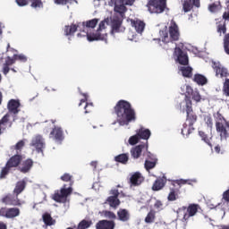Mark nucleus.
<instances>
[{"mask_svg": "<svg viewBox=\"0 0 229 229\" xmlns=\"http://www.w3.org/2000/svg\"><path fill=\"white\" fill-rule=\"evenodd\" d=\"M1 203L8 207H21L22 201L19 199V196L15 193H8L1 199Z\"/></svg>", "mask_w": 229, "mask_h": 229, "instance_id": "obj_9", "label": "nucleus"}, {"mask_svg": "<svg viewBox=\"0 0 229 229\" xmlns=\"http://www.w3.org/2000/svg\"><path fill=\"white\" fill-rule=\"evenodd\" d=\"M222 18L224 21H229V11H226L223 13Z\"/></svg>", "mask_w": 229, "mask_h": 229, "instance_id": "obj_63", "label": "nucleus"}, {"mask_svg": "<svg viewBox=\"0 0 229 229\" xmlns=\"http://www.w3.org/2000/svg\"><path fill=\"white\" fill-rule=\"evenodd\" d=\"M128 160H130V155L128 153L119 154L114 157V162L118 164H123L126 165L128 164Z\"/></svg>", "mask_w": 229, "mask_h": 229, "instance_id": "obj_32", "label": "nucleus"}, {"mask_svg": "<svg viewBox=\"0 0 229 229\" xmlns=\"http://www.w3.org/2000/svg\"><path fill=\"white\" fill-rule=\"evenodd\" d=\"M116 114V121L120 126H128L130 123L137 121L135 109L131 104L126 100H119L114 107Z\"/></svg>", "mask_w": 229, "mask_h": 229, "instance_id": "obj_1", "label": "nucleus"}, {"mask_svg": "<svg viewBox=\"0 0 229 229\" xmlns=\"http://www.w3.org/2000/svg\"><path fill=\"white\" fill-rule=\"evenodd\" d=\"M206 124L208 128H212L214 126V121L212 120V116L210 114L205 117Z\"/></svg>", "mask_w": 229, "mask_h": 229, "instance_id": "obj_56", "label": "nucleus"}, {"mask_svg": "<svg viewBox=\"0 0 229 229\" xmlns=\"http://www.w3.org/2000/svg\"><path fill=\"white\" fill-rule=\"evenodd\" d=\"M180 71L184 78H192V67L182 66Z\"/></svg>", "mask_w": 229, "mask_h": 229, "instance_id": "obj_38", "label": "nucleus"}, {"mask_svg": "<svg viewBox=\"0 0 229 229\" xmlns=\"http://www.w3.org/2000/svg\"><path fill=\"white\" fill-rule=\"evenodd\" d=\"M0 216L6 219H15L21 216V209L19 208H1Z\"/></svg>", "mask_w": 229, "mask_h": 229, "instance_id": "obj_11", "label": "nucleus"}, {"mask_svg": "<svg viewBox=\"0 0 229 229\" xmlns=\"http://www.w3.org/2000/svg\"><path fill=\"white\" fill-rule=\"evenodd\" d=\"M81 96H83L84 98L81 99V102L79 103V106H81L83 103H85L84 110L85 114H90L92 110H94V104L87 102L89 100V95L87 93H81Z\"/></svg>", "mask_w": 229, "mask_h": 229, "instance_id": "obj_18", "label": "nucleus"}, {"mask_svg": "<svg viewBox=\"0 0 229 229\" xmlns=\"http://www.w3.org/2000/svg\"><path fill=\"white\" fill-rule=\"evenodd\" d=\"M148 157L149 159H147L145 161L144 165L147 171H151V169H155V167H157V159L155 158V156H153L151 153H148Z\"/></svg>", "mask_w": 229, "mask_h": 229, "instance_id": "obj_25", "label": "nucleus"}, {"mask_svg": "<svg viewBox=\"0 0 229 229\" xmlns=\"http://www.w3.org/2000/svg\"><path fill=\"white\" fill-rule=\"evenodd\" d=\"M87 39L89 42H94L96 40H105V36L100 31L87 33Z\"/></svg>", "mask_w": 229, "mask_h": 229, "instance_id": "obj_26", "label": "nucleus"}, {"mask_svg": "<svg viewBox=\"0 0 229 229\" xmlns=\"http://www.w3.org/2000/svg\"><path fill=\"white\" fill-rule=\"evenodd\" d=\"M191 185V180L179 179L174 180L170 183L169 193L167 196L168 201H176V199H180V189H182V185Z\"/></svg>", "mask_w": 229, "mask_h": 229, "instance_id": "obj_4", "label": "nucleus"}, {"mask_svg": "<svg viewBox=\"0 0 229 229\" xmlns=\"http://www.w3.org/2000/svg\"><path fill=\"white\" fill-rule=\"evenodd\" d=\"M216 31L219 33L220 37L222 35H226V23H219L216 27Z\"/></svg>", "mask_w": 229, "mask_h": 229, "instance_id": "obj_47", "label": "nucleus"}, {"mask_svg": "<svg viewBox=\"0 0 229 229\" xmlns=\"http://www.w3.org/2000/svg\"><path fill=\"white\" fill-rule=\"evenodd\" d=\"M179 210L183 212L186 211V213H184L183 215L182 219L183 221H189L191 217H194V216L198 214L199 210H201V207L199 206V204H190L187 208H180Z\"/></svg>", "mask_w": 229, "mask_h": 229, "instance_id": "obj_8", "label": "nucleus"}, {"mask_svg": "<svg viewBox=\"0 0 229 229\" xmlns=\"http://www.w3.org/2000/svg\"><path fill=\"white\" fill-rule=\"evenodd\" d=\"M224 51L226 55H229V33L224 37Z\"/></svg>", "mask_w": 229, "mask_h": 229, "instance_id": "obj_49", "label": "nucleus"}, {"mask_svg": "<svg viewBox=\"0 0 229 229\" xmlns=\"http://www.w3.org/2000/svg\"><path fill=\"white\" fill-rule=\"evenodd\" d=\"M109 196L106 199V203L109 204L112 208H117L121 205V200L119 199V190L113 189L109 191Z\"/></svg>", "mask_w": 229, "mask_h": 229, "instance_id": "obj_13", "label": "nucleus"}, {"mask_svg": "<svg viewBox=\"0 0 229 229\" xmlns=\"http://www.w3.org/2000/svg\"><path fill=\"white\" fill-rule=\"evenodd\" d=\"M174 56H176L177 62L181 65H189V56L182 48L175 47L174 51Z\"/></svg>", "mask_w": 229, "mask_h": 229, "instance_id": "obj_15", "label": "nucleus"}, {"mask_svg": "<svg viewBox=\"0 0 229 229\" xmlns=\"http://www.w3.org/2000/svg\"><path fill=\"white\" fill-rule=\"evenodd\" d=\"M137 135L140 140L142 139L143 140H148V139L151 137V131H149V129H144L141 127L137 131Z\"/></svg>", "mask_w": 229, "mask_h": 229, "instance_id": "obj_30", "label": "nucleus"}, {"mask_svg": "<svg viewBox=\"0 0 229 229\" xmlns=\"http://www.w3.org/2000/svg\"><path fill=\"white\" fill-rule=\"evenodd\" d=\"M98 22H99V19L95 18V19L87 21L86 22H83L82 25L86 26V28H91L92 30H94V28L98 26Z\"/></svg>", "mask_w": 229, "mask_h": 229, "instance_id": "obj_44", "label": "nucleus"}, {"mask_svg": "<svg viewBox=\"0 0 229 229\" xmlns=\"http://www.w3.org/2000/svg\"><path fill=\"white\" fill-rule=\"evenodd\" d=\"M72 0H55V4H61L62 6H65V4H71Z\"/></svg>", "mask_w": 229, "mask_h": 229, "instance_id": "obj_57", "label": "nucleus"}, {"mask_svg": "<svg viewBox=\"0 0 229 229\" xmlns=\"http://www.w3.org/2000/svg\"><path fill=\"white\" fill-rule=\"evenodd\" d=\"M212 69L214 70V72L216 73V78H222L228 80L229 78V71L228 68L223 66L220 63L217 62H212Z\"/></svg>", "mask_w": 229, "mask_h": 229, "instance_id": "obj_10", "label": "nucleus"}, {"mask_svg": "<svg viewBox=\"0 0 229 229\" xmlns=\"http://www.w3.org/2000/svg\"><path fill=\"white\" fill-rule=\"evenodd\" d=\"M22 163V155L16 154L11 157L5 164V166L2 168L0 173V178H6L7 174H10L12 169H15V167H19Z\"/></svg>", "mask_w": 229, "mask_h": 229, "instance_id": "obj_5", "label": "nucleus"}, {"mask_svg": "<svg viewBox=\"0 0 229 229\" xmlns=\"http://www.w3.org/2000/svg\"><path fill=\"white\" fill-rule=\"evenodd\" d=\"M221 2H215L208 5V11L211 12V13H216V12H219L221 10Z\"/></svg>", "mask_w": 229, "mask_h": 229, "instance_id": "obj_43", "label": "nucleus"}, {"mask_svg": "<svg viewBox=\"0 0 229 229\" xmlns=\"http://www.w3.org/2000/svg\"><path fill=\"white\" fill-rule=\"evenodd\" d=\"M160 38H156V40L162 49L165 51H169V49H173L176 47L174 42H178L180 40V29L178 28V24L176 21H172L170 26L165 30H160Z\"/></svg>", "mask_w": 229, "mask_h": 229, "instance_id": "obj_2", "label": "nucleus"}, {"mask_svg": "<svg viewBox=\"0 0 229 229\" xmlns=\"http://www.w3.org/2000/svg\"><path fill=\"white\" fill-rule=\"evenodd\" d=\"M127 10L128 9L126 8V5H123V3L122 4L114 5V12H116V13H119V15H121L122 17H124V13H126Z\"/></svg>", "mask_w": 229, "mask_h": 229, "instance_id": "obj_42", "label": "nucleus"}, {"mask_svg": "<svg viewBox=\"0 0 229 229\" xmlns=\"http://www.w3.org/2000/svg\"><path fill=\"white\" fill-rule=\"evenodd\" d=\"M131 24L134 30L142 34L146 28V23L140 20H131Z\"/></svg>", "mask_w": 229, "mask_h": 229, "instance_id": "obj_24", "label": "nucleus"}, {"mask_svg": "<svg viewBox=\"0 0 229 229\" xmlns=\"http://www.w3.org/2000/svg\"><path fill=\"white\" fill-rule=\"evenodd\" d=\"M108 22H109L108 18L100 21L99 24H98V31H100V32L103 31V30H105L106 28V25L108 24Z\"/></svg>", "mask_w": 229, "mask_h": 229, "instance_id": "obj_53", "label": "nucleus"}, {"mask_svg": "<svg viewBox=\"0 0 229 229\" xmlns=\"http://www.w3.org/2000/svg\"><path fill=\"white\" fill-rule=\"evenodd\" d=\"M24 189H26V182L25 181H20L16 183V186L13 190V194H16L19 196V194H21Z\"/></svg>", "mask_w": 229, "mask_h": 229, "instance_id": "obj_35", "label": "nucleus"}, {"mask_svg": "<svg viewBox=\"0 0 229 229\" xmlns=\"http://www.w3.org/2000/svg\"><path fill=\"white\" fill-rule=\"evenodd\" d=\"M223 92L229 97V79H225L223 86Z\"/></svg>", "mask_w": 229, "mask_h": 229, "instance_id": "obj_54", "label": "nucleus"}, {"mask_svg": "<svg viewBox=\"0 0 229 229\" xmlns=\"http://www.w3.org/2000/svg\"><path fill=\"white\" fill-rule=\"evenodd\" d=\"M16 59H15V55H13V57L7 56L5 59V63L4 64V65H7L8 67L13 65V64H15Z\"/></svg>", "mask_w": 229, "mask_h": 229, "instance_id": "obj_52", "label": "nucleus"}, {"mask_svg": "<svg viewBox=\"0 0 229 229\" xmlns=\"http://www.w3.org/2000/svg\"><path fill=\"white\" fill-rule=\"evenodd\" d=\"M216 130L217 133H219L221 140H228V139H229V122L216 123Z\"/></svg>", "mask_w": 229, "mask_h": 229, "instance_id": "obj_12", "label": "nucleus"}, {"mask_svg": "<svg viewBox=\"0 0 229 229\" xmlns=\"http://www.w3.org/2000/svg\"><path fill=\"white\" fill-rule=\"evenodd\" d=\"M117 216L119 221H122L123 223L130 221V211H128V209L120 208L117 211Z\"/></svg>", "mask_w": 229, "mask_h": 229, "instance_id": "obj_27", "label": "nucleus"}, {"mask_svg": "<svg viewBox=\"0 0 229 229\" xmlns=\"http://www.w3.org/2000/svg\"><path fill=\"white\" fill-rule=\"evenodd\" d=\"M30 3H31L30 6L31 8H34L37 10L38 8H44V4L42 3V0H29Z\"/></svg>", "mask_w": 229, "mask_h": 229, "instance_id": "obj_46", "label": "nucleus"}, {"mask_svg": "<svg viewBox=\"0 0 229 229\" xmlns=\"http://www.w3.org/2000/svg\"><path fill=\"white\" fill-rule=\"evenodd\" d=\"M146 148L145 144L138 145L131 148V155L132 158H139L142 155V149Z\"/></svg>", "mask_w": 229, "mask_h": 229, "instance_id": "obj_29", "label": "nucleus"}, {"mask_svg": "<svg viewBox=\"0 0 229 229\" xmlns=\"http://www.w3.org/2000/svg\"><path fill=\"white\" fill-rule=\"evenodd\" d=\"M18 6H26L28 5V0H16Z\"/></svg>", "mask_w": 229, "mask_h": 229, "instance_id": "obj_62", "label": "nucleus"}, {"mask_svg": "<svg viewBox=\"0 0 229 229\" xmlns=\"http://www.w3.org/2000/svg\"><path fill=\"white\" fill-rule=\"evenodd\" d=\"M213 117L215 118L216 123H229V121H226L225 116H223V114L219 111L214 113Z\"/></svg>", "mask_w": 229, "mask_h": 229, "instance_id": "obj_45", "label": "nucleus"}, {"mask_svg": "<svg viewBox=\"0 0 229 229\" xmlns=\"http://www.w3.org/2000/svg\"><path fill=\"white\" fill-rule=\"evenodd\" d=\"M50 139H54L57 142H62L64 140V131L62 127L55 125L50 131Z\"/></svg>", "mask_w": 229, "mask_h": 229, "instance_id": "obj_17", "label": "nucleus"}, {"mask_svg": "<svg viewBox=\"0 0 229 229\" xmlns=\"http://www.w3.org/2000/svg\"><path fill=\"white\" fill-rule=\"evenodd\" d=\"M155 219H157V211L150 209L145 217V223L147 225H151L155 223Z\"/></svg>", "mask_w": 229, "mask_h": 229, "instance_id": "obj_34", "label": "nucleus"}, {"mask_svg": "<svg viewBox=\"0 0 229 229\" xmlns=\"http://www.w3.org/2000/svg\"><path fill=\"white\" fill-rule=\"evenodd\" d=\"M189 95L191 97V101H196V103H199L201 101V95L199 92L192 90V89H187L185 97Z\"/></svg>", "mask_w": 229, "mask_h": 229, "instance_id": "obj_31", "label": "nucleus"}, {"mask_svg": "<svg viewBox=\"0 0 229 229\" xmlns=\"http://www.w3.org/2000/svg\"><path fill=\"white\" fill-rule=\"evenodd\" d=\"M140 140V138H139V135L136 133L129 139V144H131V146H135V144H138Z\"/></svg>", "mask_w": 229, "mask_h": 229, "instance_id": "obj_51", "label": "nucleus"}, {"mask_svg": "<svg viewBox=\"0 0 229 229\" xmlns=\"http://www.w3.org/2000/svg\"><path fill=\"white\" fill-rule=\"evenodd\" d=\"M43 223L47 226H53L54 225H56V220L53 219V216H51V214L45 213L42 216Z\"/></svg>", "mask_w": 229, "mask_h": 229, "instance_id": "obj_33", "label": "nucleus"}, {"mask_svg": "<svg viewBox=\"0 0 229 229\" xmlns=\"http://www.w3.org/2000/svg\"><path fill=\"white\" fill-rule=\"evenodd\" d=\"M21 101L17 99H11L7 104V109L9 110L8 114H13V115H17L19 112H21Z\"/></svg>", "mask_w": 229, "mask_h": 229, "instance_id": "obj_16", "label": "nucleus"}, {"mask_svg": "<svg viewBox=\"0 0 229 229\" xmlns=\"http://www.w3.org/2000/svg\"><path fill=\"white\" fill-rule=\"evenodd\" d=\"M222 199H225L226 203H229V189L224 191Z\"/></svg>", "mask_w": 229, "mask_h": 229, "instance_id": "obj_60", "label": "nucleus"}, {"mask_svg": "<svg viewBox=\"0 0 229 229\" xmlns=\"http://www.w3.org/2000/svg\"><path fill=\"white\" fill-rule=\"evenodd\" d=\"M76 31H78V26H76V24H72L70 26L66 25L64 27V35H66V37H69V35H74Z\"/></svg>", "mask_w": 229, "mask_h": 229, "instance_id": "obj_37", "label": "nucleus"}, {"mask_svg": "<svg viewBox=\"0 0 229 229\" xmlns=\"http://www.w3.org/2000/svg\"><path fill=\"white\" fill-rule=\"evenodd\" d=\"M121 26H123V20L119 17H114L111 20L112 33H119L121 31Z\"/></svg>", "mask_w": 229, "mask_h": 229, "instance_id": "obj_22", "label": "nucleus"}, {"mask_svg": "<svg viewBox=\"0 0 229 229\" xmlns=\"http://www.w3.org/2000/svg\"><path fill=\"white\" fill-rule=\"evenodd\" d=\"M193 81L198 85H207V83L208 81L207 80V77H205L204 75L199 74V73H197V74L194 75Z\"/></svg>", "mask_w": 229, "mask_h": 229, "instance_id": "obj_36", "label": "nucleus"}, {"mask_svg": "<svg viewBox=\"0 0 229 229\" xmlns=\"http://www.w3.org/2000/svg\"><path fill=\"white\" fill-rule=\"evenodd\" d=\"M31 167H33V159L28 158L21 163V165L19 167V171L25 174L31 171Z\"/></svg>", "mask_w": 229, "mask_h": 229, "instance_id": "obj_23", "label": "nucleus"}, {"mask_svg": "<svg viewBox=\"0 0 229 229\" xmlns=\"http://www.w3.org/2000/svg\"><path fill=\"white\" fill-rule=\"evenodd\" d=\"M91 225H93L92 220L83 219L78 224L77 229H88L90 228Z\"/></svg>", "mask_w": 229, "mask_h": 229, "instance_id": "obj_41", "label": "nucleus"}, {"mask_svg": "<svg viewBox=\"0 0 229 229\" xmlns=\"http://www.w3.org/2000/svg\"><path fill=\"white\" fill-rule=\"evenodd\" d=\"M115 228V222L110 220H99L96 224V229H114Z\"/></svg>", "mask_w": 229, "mask_h": 229, "instance_id": "obj_19", "label": "nucleus"}, {"mask_svg": "<svg viewBox=\"0 0 229 229\" xmlns=\"http://www.w3.org/2000/svg\"><path fill=\"white\" fill-rule=\"evenodd\" d=\"M61 180L62 182H68V187H72V185H74V180L71 174H64V175L61 176Z\"/></svg>", "mask_w": 229, "mask_h": 229, "instance_id": "obj_40", "label": "nucleus"}, {"mask_svg": "<svg viewBox=\"0 0 229 229\" xmlns=\"http://www.w3.org/2000/svg\"><path fill=\"white\" fill-rule=\"evenodd\" d=\"M185 106L182 107V112L186 113V122L189 124L187 130V135H191L194 131V124L198 121V114L194 112L192 108V100H191V95H186L184 98Z\"/></svg>", "mask_w": 229, "mask_h": 229, "instance_id": "obj_3", "label": "nucleus"}, {"mask_svg": "<svg viewBox=\"0 0 229 229\" xmlns=\"http://www.w3.org/2000/svg\"><path fill=\"white\" fill-rule=\"evenodd\" d=\"M164 204H162V201L160 200H157L154 204V207L155 208H161V207L163 206Z\"/></svg>", "mask_w": 229, "mask_h": 229, "instance_id": "obj_64", "label": "nucleus"}, {"mask_svg": "<svg viewBox=\"0 0 229 229\" xmlns=\"http://www.w3.org/2000/svg\"><path fill=\"white\" fill-rule=\"evenodd\" d=\"M122 3L125 6H131L135 3V0H122Z\"/></svg>", "mask_w": 229, "mask_h": 229, "instance_id": "obj_59", "label": "nucleus"}, {"mask_svg": "<svg viewBox=\"0 0 229 229\" xmlns=\"http://www.w3.org/2000/svg\"><path fill=\"white\" fill-rule=\"evenodd\" d=\"M104 216L105 217H108V219H115V217H117L115 213L112 211H104Z\"/></svg>", "mask_w": 229, "mask_h": 229, "instance_id": "obj_58", "label": "nucleus"}, {"mask_svg": "<svg viewBox=\"0 0 229 229\" xmlns=\"http://www.w3.org/2000/svg\"><path fill=\"white\" fill-rule=\"evenodd\" d=\"M146 7L149 13H164L167 10V0H148Z\"/></svg>", "mask_w": 229, "mask_h": 229, "instance_id": "obj_6", "label": "nucleus"}, {"mask_svg": "<svg viewBox=\"0 0 229 229\" xmlns=\"http://www.w3.org/2000/svg\"><path fill=\"white\" fill-rule=\"evenodd\" d=\"M182 8L185 13H187V12H191L192 10V0L184 1Z\"/></svg>", "mask_w": 229, "mask_h": 229, "instance_id": "obj_50", "label": "nucleus"}, {"mask_svg": "<svg viewBox=\"0 0 229 229\" xmlns=\"http://www.w3.org/2000/svg\"><path fill=\"white\" fill-rule=\"evenodd\" d=\"M25 145L26 143L22 140L16 143V145L13 147V149L16 151V155H19V153L22 151V148H24Z\"/></svg>", "mask_w": 229, "mask_h": 229, "instance_id": "obj_48", "label": "nucleus"}, {"mask_svg": "<svg viewBox=\"0 0 229 229\" xmlns=\"http://www.w3.org/2000/svg\"><path fill=\"white\" fill-rule=\"evenodd\" d=\"M166 182L167 181H165V179L160 177L157 178L152 185V191H162V189L165 187Z\"/></svg>", "mask_w": 229, "mask_h": 229, "instance_id": "obj_28", "label": "nucleus"}, {"mask_svg": "<svg viewBox=\"0 0 229 229\" xmlns=\"http://www.w3.org/2000/svg\"><path fill=\"white\" fill-rule=\"evenodd\" d=\"M2 72H3V74H4V76H6V74H8V72H10V66L4 64Z\"/></svg>", "mask_w": 229, "mask_h": 229, "instance_id": "obj_61", "label": "nucleus"}, {"mask_svg": "<svg viewBox=\"0 0 229 229\" xmlns=\"http://www.w3.org/2000/svg\"><path fill=\"white\" fill-rule=\"evenodd\" d=\"M14 58L16 61L19 60L20 62H22V63L28 62V57H26V55L22 54L21 55L14 54Z\"/></svg>", "mask_w": 229, "mask_h": 229, "instance_id": "obj_55", "label": "nucleus"}, {"mask_svg": "<svg viewBox=\"0 0 229 229\" xmlns=\"http://www.w3.org/2000/svg\"><path fill=\"white\" fill-rule=\"evenodd\" d=\"M144 182V177L142 176V174L140 172H135L130 178V183L133 187H137L140 185Z\"/></svg>", "mask_w": 229, "mask_h": 229, "instance_id": "obj_20", "label": "nucleus"}, {"mask_svg": "<svg viewBox=\"0 0 229 229\" xmlns=\"http://www.w3.org/2000/svg\"><path fill=\"white\" fill-rule=\"evenodd\" d=\"M10 117H12V114L7 113L0 120V128H2V130L12 128V124H13V123L10 121Z\"/></svg>", "mask_w": 229, "mask_h": 229, "instance_id": "obj_21", "label": "nucleus"}, {"mask_svg": "<svg viewBox=\"0 0 229 229\" xmlns=\"http://www.w3.org/2000/svg\"><path fill=\"white\" fill-rule=\"evenodd\" d=\"M72 194V187H67V184L60 189V191H55L52 195V199L56 203H67V198Z\"/></svg>", "mask_w": 229, "mask_h": 229, "instance_id": "obj_7", "label": "nucleus"}, {"mask_svg": "<svg viewBox=\"0 0 229 229\" xmlns=\"http://www.w3.org/2000/svg\"><path fill=\"white\" fill-rule=\"evenodd\" d=\"M199 135L201 138V140H203L206 144H208L209 148H212V142L210 141L212 140V137L208 138V135L206 134V132L203 131H199Z\"/></svg>", "mask_w": 229, "mask_h": 229, "instance_id": "obj_39", "label": "nucleus"}, {"mask_svg": "<svg viewBox=\"0 0 229 229\" xmlns=\"http://www.w3.org/2000/svg\"><path fill=\"white\" fill-rule=\"evenodd\" d=\"M30 146L36 148L38 153H44V148H46V142L44 141V137L40 134H37L31 140Z\"/></svg>", "mask_w": 229, "mask_h": 229, "instance_id": "obj_14", "label": "nucleus"}]
</instances>
